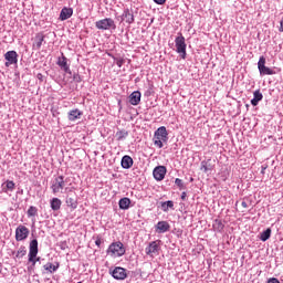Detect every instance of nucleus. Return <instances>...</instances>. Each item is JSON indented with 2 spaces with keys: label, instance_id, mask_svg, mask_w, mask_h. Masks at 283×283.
<instances>
[{
  "label": "nucleus",
  "instance_id": "7c9ffc66",
  "mask_svg": "<svg viewBox=\"0 0 283 283\" xmlns=\"http://www.w3.org/2000/svg\"><path fill=\"white\" fill-rule=\"evenodd\" d=\"M25 253H28V250H25V247L21 245L19 250L15 252V258L21 260V258H23Z\"/></svg>",
  "mask_w": 283,
  "mask_h": 283
},
{
  "label": "nucleus",
  "instance_id": "423d86ee",
  "mask_svg": "<svg viewBox=\"0 0 283 283\" xmlns=\"http://www.w3.org/2000/svg\"><path fill=\"white\" fill-rule=\"evenodd\" d=\"M175 45L177 54H180L181 59H187V43L182 34L175 39Z\"/></svg>",
  "mask_w": 283,
  "mask_h": 283
},
{
  "label": "nucleus",
  "instance_id": "473e14b6",
  "mask_svg": "<svg viewBox=\"0 0 283 283\" xmlns=\"http://www.w3.org/2000/svg\"><path fill=\"white\" fill-rule=\"evenodd\" d=\"M214 229H218V231H222L224 229V224H222V221L216 220L213 224Z\"/></svg>",
  "mask_w": 283,
  "mask_h": 283
},
{
  "label": "nucleus",
  "instance_id": "b1692460",
  "mask_svg": "<svg viewBox=\"0 0 283 283\" xmlns=\"http://www.w3.org/2000/svg\"><path fill=\"white\" fill-rule=\"evenodd\" d=\"M119 209H122L123 211H127V209H129V205H132V199L124 197L122 199H119Z\"/></svg>",
  "mask_w": 283,
  "mask_h": 283
},
{
  "label": "nucleus",
  "instance_id": "58836bf2",
  "mask_svg": "<svg viewBox=\"0 0 283 283\" xmlns=\"http://www.w3.org/2000/svg\"><path fill=\"white\" fill-rule=\"evenodd\" d=\"M95 244H96V247H101V244H102L101 238L96 239Z\"/></svg>",
  "mask_w": 283,
  "mask_h": 283
},
{
  "label": "nucleus",
  "instance_id": "4c0bfd02",
  "mask_svg": "<svg viewBox=\"0 0 283 283\" xmlns=\"http://www.w3.org/2000/svg\"><path fill=\"white\" fill-rule=\"evenodd\" d=\"M241 207H243V209H248L249 208V203H247V201H242L241 202Z\"/></svg>",
  "mask_w": 283,
  "mask_h": 283
},
{
  "label": "nucleus",
  "instance_id": "9b49d317",
  "mask_svg": "<svg viewBox=\"0 0 283 283\" xmlns=\"http://www.w3.org/2000/svg\"><path fill=\"white\" fill-rule=\"evenodd\" d=\"M109 273L114 280H126L127 279V270L122 266H116L115 269H111Z\"/></svg>",
  "mask_w": 283,
  "mask_h": 283
},
{
  "label": "nucleus",
  "instance_id": "a878e982",
  "mask_svg": "<svg viewBox=\"0 0 283 283\" xmlns=\"http://www.w3.org/2000/svg\"><path fill=\"white\" fill-rule=\"evenodd\" d=\"M62 203H63V202H62L61 199H59V198H53V199H51L50 205H51L52 211H59V209H61V205H62Z\"/></svg>",
  "mask_w": 283,
  "mask_h": 283
},
{
  "label": "nucleus",
  "instance_id": "e433bc0d",
  "mask_svg": "<svg viewBox=\"0 0 283 283\" xmlns=\"http://www.w3.org/2000/svg\"><path fill=\"white\" fill-rule=\"evenodd\" d=\"M268 283H280V280L272 277L268 281Z\"/></svg>",
  "mask_w": 283,
  "mask_h": 283
},
{
  "label": "nucleus",
  "instance_id": "a19ab883",
  "mask_svg": "<svg viewBox=\"0 0 283 283\" xmlns=\"http://www.w3.org/2000/svg\"><path fill=\"white\" fill-rule=\"evenodd\" d=\"M261 174H264V168L262 169Z\"/></svg>",
  "mask_w": 283,
  "mask_h": 283
},
{
  "label": "nucleus",
  "instance_id": "f03ea898",
  "mask_svg": "<svg viewBox=\"0 0 283 283\" xmlns=\"http://www.w3.org/2000/svg\"><path fill=\"white\" fill-rule=\"evenodd\" d=\"M106 253L111 255V258H123L126 253V249L123 242L117 241L109 244Z\"/></svg>",
  "mask_w": 283,
  "mask_h": 283
},
{
  "label": "nucleus",
  "instance_id": "dca6fc26",
  "mask_svg": "<svg viewBox=\"0 0 283 283\" xmlns=\"http://www.w3.org/2000/svg\"><path fill=\"white\" fill-rule=\"evenodd\" d=\"M169 229H171V226H169V222H167V221H159L156 224L157 233H167V231H169Z\"/></svg>",
  "mask_w": 283,
  "mask_h": 283
},
{
  "label": "nucleus",
  "instance_id": "7ed1b4c3",
  "mask_svg": "<svg viewBox=\"0 0 283 283\" xmlns=\"http://www.w3.org/2000/svg\"><path fill=\"white\" fill-rule=\"evenodd\" d=\"M36 255H39V241L33 239L29 244V262L32 263V266H36V263L41 260V258H36Z\"/></svg>",
  "mask_w": 283,
  "mask_h": 283
},
{
  "label": "nucleus",
  "instance_id": "412c9836",
  "mask_svg": "<svg viewBox=\"0 0 283 283\" xmlns=\"http://www.w3.org/2000/svg\"><path fill=\"white\" fill-rule=\"evenodd\" d=\"M66 207H70V209L74 210L78 207V200L76 199V196H67L66 197Z\"/></svg>",
  "mask_w": 283,
  "mask_h": 283
},
{
  "label": "nucleus",
  "instance_id": "aec40b11",
  "mask_svg": "<svg viewBox=\"0 0 283 283\" xmlns=\"http://www.w3.org/2000/svg\"><path fill=\"white\" fill-rule=\"evenodd\" d=\"M140 92L139 91H135L129 95V103L130 105H139L140 104Z\"/></svg>",
  "mask_w": 283,
  "mask_h": 283
},
{
  "label": "nucleus",
  "instance_id": "79ce46f5",
  "mask_svg": "<svg viewBox=\"0 0 283 283\" xmlns=\"http://www.w3.org/2000/svg\"><path fill=\"white\" fill-rule=\"evenodd\" d=\"M61 249H65V247H64V245H62V247H61Z\"/></svg>",
  "mask_w": 283,
  "mask_h": 283
},
{
  "label": "nucleus",
  "instance_id": "6e6552de",
  "mask_svg": "<svg viewBox=\"0 0 283 283\" xmlns=\"http://www.w3.org/2000/svg\"><path fill=\"white\" fill-rule=\"evenodd\" d=\"M30 235V229L28 227L20 224L15 229V240L17 242H23V240H28Z\"/></svg>",
  "mask_w": 283,
  "mask_h": 283
},
{
  "label": "nucleus",
  "instance_id": "6ab92c4d",
  "mask_svg": "<svg viewBox=\"0 0 283 283\" xmlns=\"http://www.w3.org/2000/svg\"><path fill=\"white\" fill-rule=\"evenodd\" d=\"M81 116H83V112H81L78 108L69 112V120L72 123H74V120H78Z\"/></svg>",
  "mask_w": 283,
  "mask_h": 283
},
{
  "label": "nucleus",
  "instance_id": "ea45409f",
  "mask_svg": "<svg viewBox=\"0 0 283 283\" xmlns=\"http://www.w3.org/2000/svg\"><path fill=\"white\" fill-rule=\"evenodd\" d=\"M181 200H187V192L181 193Z\"/></svg>",
  "mask_w": 283,
  "mask_h": 283
},
{
  "label": "nucleus",
  "instance_id": "f704fd0d",
  "mask_svg": "<svg viewBox=\"0 0 283 283\" xmlns=\"http://www.w3.org/2000/svg\"><path fill=\"white\" fill-rule=\"evenodd\" d=\"M116 65H117V67H123V65H125V60H123V59H117V60H116Z\"/></svg>",
  "mask_w": 283,
  "mask_h": 283
},
{
  "label": "nucleus",
  "instance_id": "cd10ccee",
  "mask_svg": "<svg viewBox=\"0 0 283 283\" xmlns=\"http://www.w3.org/2000/svg\"><path fill=\"white\" fill-rule=\"evenodd\" d=\"M44 269L45 271H49V273H56V271H59V263H56V265L48 263L44 265Z\"/></svg>",
  "mask_w": 283,
  "mask_h": 283
},
{
  "label": "nucleus",
  "instance_id": "393cba45",
  "mask_svg": "<svg viewBox=\"0 0 283 283\" xmlns=\"http://www.w3.org/2000/svg\"><path fill=\"white\" fill-rule=\"evenodd\" d=\"M127 136H129V132H127L126 129L117 130L115 134V138L118 142L125 140L127 138Z\"/></svg>",
  "mask_w": 283,
  "mask_h": 283
},
{
  "label": "nucleus",
  "instance_id": "2f4dec72",
  "mask_svg": "<svg viewBox=\"0 0 283 283\" xmlns=\"http://www.w3.org/2000/svg\"><path fill=\"white\" fill-rule=\"evenodd\" d=\"M269 238H271V229H266L265 231H263L261 233L260 240L262 242H266V240H269Z\"/></svg>",
  "mask_w": 283,
  "mask_h": 283
},
{
  "label": "nucleus",
  "instance_id": "0eeeda50",
  "mask_svg": "<svg viewBox=\"0 0 283 283\" xmlns=\"http://www.w3.org/2000/svg\"><path fill=\"white\" fill-rule=\"evenodd\" d=\"M95 28L97 30H116V23L114 19L106 18L95 22Z\"/></svg>",
  "mask_w": 283,
  "mask_h": 283
},
{
  "label": "nucleus",
  "instance_id": "c85d7f7f",
  "mask_svg": "<svg viewBox=\"0 0 283 283\" xmlns=\"http://www.w3.org/2000/svg\"><path fill=\"white\" fill-rule=\"evenodd\" d=\"M161 209L165 212L169 211V209H174V201L168 200V201L161 202Z\"/></svg>",
  "mask_w": 283,
  "mask_h": 283
},
{
  "label": "nucleus",
  "instance_id": "c756f323",
  "mask_svg": "<svg viewBox=\"0 0 283 283\" xmlns=\"http://www.w3.org/2000/svg\"><path fill=\"white\" fill-rule=\"evenodd\" d=\"M38 213H39V209H36V207L34 206H31L27 211L28 218H34L36 217Z\"/></svg>",
  "mask_w": 283,
  "mask_h": 283
},
{
  "label": "nucleus",
  "instance_id": "ddd939ff",
  "mask_svg": "<svg viewBox=\"0 0 283 283\" xmlns=\"http://www.w3.org/2000/svg\"><path fill=\"white\" fill-rule=\"evenodd\" d=\"M57 65L66 74H72V70H70V64H67V57H65L63 53H62V56L57 59Z\"/></svg>",
  "mask_w": 283,
  "mask_h": 283
},
{
  "label": "nucleus",
  "instance_id": "a211bd4d",
  "mask_svg": "<svg viewBox=\"0 0 283 283\" xmlns=\"http://www.w3.org/2000/svg\"><path fill=\"white\" fill-rule=\"evenodd\" d=\"M133 166H134V159L129 155H125L122 158L123 169H132Z\"/></svg>",
  "mask_w": 283,
  "mask_h": 283
},
{
  "label": "nucleus",
  "instance_id": "1a4fd4ad",
  "mask_svg": "<svg viewBox=\"0 0 283 283\" xmlns=\"http://www.w3.org/2000/svg\"><path fill=\"white\" fill-rule=\"evenodd\" d=\"M146 255L154 258V255H159L160 253V241H151L145 249Z\"/></svg>",
  "mask_w": 283,
  "mask_h": 283
},
{
  "label": "nucleus",
  "instance_id": "9d476101",
  "mask_svg": "<svg viewBox=\"0 0 283 283\" xmlns=\"http://www.w3.org/2000/svg\"><path fill=\"white\" fill-rule=\"evenodd\" d=\"M4 59H6V67H10V65H17V63H19V54L17 53V51H8L4 54Z\"/></svg>",
  "mask_w": 283,
  "mask_h": 283
},
{
  "label": "nucleus",
  "instance_id": "f257e3e1",
  "mask_svg": "<svg viewBox=\"0 0 283 283\" xmlns=\"http://www.w3.org/2000/svg\"><path fill=\"white\" fill-rule=\"evenodd\" d=\"M154 145L158 147V149H163L164 143L169 140V133H167V127L160 126L154 134Z\"/></svg>",
  "mask_w": 283,
  "mask_h": 283
},
{
  "label": "nucleus",
  "instance_id": "f8f14e48",
  "mask_svg": "<svg viewBox=\"0 0 283 283\" xmlns=\"http://www.w3.org/2000/svg\"><path fill=\"white\" fill-rule=\"evenodd\" d=\"M167 175V167L165 166H157L154 171H153V176L155 178V180H165V176Z\"/></svg>",
  "mask_w": 283,
  "mask_h": 283
},
{
  "label": "nucleus",
  "instance_id": "f3484780",
  "mask_svg": "<svg viewBox=\"0 0 283 283\" xmlns=\"http://www.w3.org/2000/svg\"><path fill=\"white\" fill-rule=\"evenodd\" d=\"M43 41H45V35H43V33H38L34 38L33 50H41Z\"/></svg>",
  "mask_w": 283,
  "mask_h": 283
},
{
  "label": "nucleus",
  "instance_id": "37998d69",
  "mask_svg": "<svg viewBox=\"0 0 283 283\" xmlns=\"http://www.w3.org/2000/svg\"><path fill=\"white\" fill-rule=\"evenodd\" d=\"M61 249H65V247H64V245H62V247H61Z\"/></svg>",
  "mask_w": 283,
  "mask_h": 283
},
{
  "label": "nucleus",
  "instance_id": "4468645a",
  "mask_svg": "<svg viewBox=\"0 0 283 283\" xmlns=\"http://www.w3.org/2000/svg\"><path fill=\"white\" fill-rule=\"evenodd\" d=\"M72 14H74V9L64 7L60 12V20L67 21V19H70Z\"/></svg>",
  "mask_w": 283,
  "mask_h": 283
},
{
  "label": "nucleus",
  "instance_id": "2eb2a0df",
  "mask_svg": "<svg viewBox=\"0 0 283 283\" xmlns=\"http://www.w3.org/2000/svg\"><path fill=\"white\" fill-rule=\"evenodd\" d=\"M122 21H126L129 25L134 23V11L130 9H125L122 14Z\"/></svg>",
  "mask_w": 283,
  "mask_h": 283
},
{
  "label": "nucleus",
  "instance_id": "5701e85b",
  "mask_svg": "<svg viewBox=\"0 0 283 283\" xmlns=\"http://www.w3.org/2000/svg\"><path fill=\"white\" fill-rule=\"evenodd\" d=\"M15 184L12 180H7L2 184L3 193H8L9 191H14Z\"/></svg>",
  "mask_w": 283,
  "mask_h": 283
},
{
  "label": "nucleus",
  "instance_id": "c9c22d12",
  "mask_svg": "<svg viewBox=\"0 0 283 283\" xmlns=\"http://www.w3.org/2000/svg\"><path fill=\"white\" fill-rule=\"evenodd\" d=\"M154 1L157 3V6H165V2L167 0H154Z\"/></svg>",
  "mask_w": 283,
  "mask_h": 283
},
{
  "label": "nucleus",
  "instance_id": "20e7f679",
  "mask_svg": "<svg viewBox=\"0 0 283 283\" xmlns=\"http://www.w3.org/2000/svg\"><path fill=\"white\" fill-rule=\"evenodd\" d=\"M63 189H65V177L63 175L56 176L51 180V190L52 193L56 196V193H63Z\"/></svg>",
  "mask_w": 283,
  "mask_h": 283
},
{
  "label": "nucleus",
  "instance_id": "4be33fe9",
  "mask_svg": "<svg viewBox=\"0 0 283 283\" xmlns=\"http://www.w3.org/2000/svg\"><path fill=\"white\" fill-rule=\"evenodd\" d=\"M262 98H264V95H262V92H260V90L254 91L253 98L251 99V105H253V107H256L258 103H260Z\"/></svg>",
  "mask_w": 283,
  "mask_h": 283
},
{
  "label": "nucleus",
  "instance_id": "39448f33",
  "mask_svg": "<svg viewBox=\"0 0 283 283\" xmlns=\"http://www.w3.org/2000/svg\"><path fill=\"white\" fill-rule=\"evenodd\" d=\"M258 70L261 76H273V74H275V70L266 66V57L263 55L259 59Z\"/></svg>",
  "mask_w": 283,
  "mask_h": 283
},
{
  "label": "nucleus",
  "instance_id": "72a5a7b5",
  "mask_svg": "<svg viewBox=\"0 0 283 283\" xmlns=\"http://www.w3.org/2000/svg\"><path fill=\"white\" fill-rule=\"evenodd\" d=\"M175 185H177V187H179V189H185V184L182 182V179H180V178L175 179Z\"/></svg>",
  "mask_w": 283,
  "mask_h": 283
},
{
  "label": "nucleus",
  "instance_id": "bb28decb",
  "mask_svg": "<svg viewBox=\"0 0 283 283\" xmlns=\"http://www.w3.org/2000/svg\"><path fill=\"white\" fill-rule=\"evenodd\" d=\"M211 169H212L211 164H209V161L207 160L201 161L200 170L203 171V174H209Z\"/></svg>",
  "mask_w": 283,
  "mask_h": 283
}]
</instances>
